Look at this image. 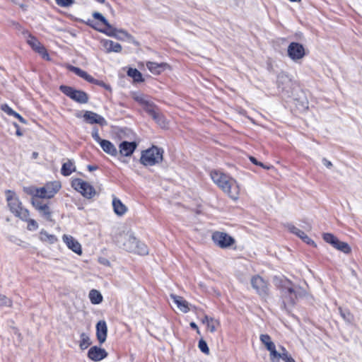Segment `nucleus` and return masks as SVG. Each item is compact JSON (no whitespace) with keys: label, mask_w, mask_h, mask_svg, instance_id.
Masks as SVG:
<instances>
[{"label":"nucleus","mask_w":362,"mask_h":362,"mask_svg":"<svg viewBox=\"0 0 362 362\" xmlns=\"http://www.w3.org/2000/svg\"><path fill=\"white\" fill-rule=\"evenodd\" d=\"M114 242L123 250L137 253L140 255H146L148 253L146 245L139 242L133 233L124 228H119L113 236Z\"/></svg>","instance_id":"f257e3e1"},{"label":"nucleus","mask_w":362,"mask_h":362,"mask_svg":"<svg viewBox=\"0 0 362 362\" xmlns=\"http://www.w3.org/2000/svg\"><path fill=\"white\" fill-rule=\"evenodd\" d=\"M210 176L213 182L230 199L233 200L238 199L240 186L234 178L219 170H212Z\"/></svg>","instance_id":"f03ea898"},{"label":"nucleus","mask_w":362,"mask_h":362,"mask_svg":"<svg viewBox=\"0 0 362 362\" xmlns=\"http://www.w3.org/2000/svg\"><path fill=\"white\" fill-rule=\"evenodd\" d=\"M62 185L59 181L49 182L43 187H29L25 189V192L32 198L38 199H52L59 191Z\"/></svg>","instance_id":"7ed1b4c3"},{"label":"nucleus","mask_w":362,"mask_h":362,"mask_svg":"<svg viewBox=\"0 0 362 362\" xmlns=\"http://www.w3.org/2000/svg\"><path fill=\"white\" fill-rule=\"evenodd\" d=\"M305 294V291L300 287L294 286L291 281H285L281 287V297L285 306L295 304L296 300Z\"/></svg>","instance_id":"20e7f679"},{"label":"nucleus","mask_w":362,"mask_h":362,"mask_svg":"<svg viewBox=\"0 0 362 362\" xmlns=\"http://www.w3.org/2000/svg\"><path fill=\"white\" fill-rule=\"evenodd\" d=\"M6 198L11 212L16 217L21 219H26L30 216V211L23 206L22 202L14 192L7 190Z\"/></svg>","instance_id":"39448f33"},{"label":"nucleus","mask_w":362,"mask_h":362,"mask_svg":"<svg viewBox=\"0 0 362 362\" xmlns=\"http://www.w3.org/2000/svg\"><path fill=\"white\" fill-rule=\"evenodd\" d=\"M163 150L157 146L144 151L141 153L140 162L146 166H152L160 163L163 160Z\"/></svg>","instance_id":"423d86ee"},{"label":"nucleus","mask_w":362,"mask_h":362,"mask_svg":"<svg viewBox=\"0 0 362 362\" xmlns=\"http://www.w3.org/2000/svg\"><path fill=\"white\" fill-rule=\"evenodd\" d=\"M30 202L43 219L47 221H52L53 211L49 203H46L42 200L35 198H31Z\"/></svg>","instance_id":"0eeeda50"},{"label":"nucleus","mask_w":362,"mask_h":362,"mask_svg":"<svg viewBox=\"0 0 362 362\" xmlns=\"http://www.w3.org/2000/svg\"><path fill=\"white\" fill-rule=\"evenodd\" d=\"M71 186L84 197L90 199L95 195L94 187L88 182L80 178L72 180Z\"/></svg>","instance_id":"6e6552de"},{"label":"nucleus","mask_w":362,"mask_h":362,"mask_svg":"<svg viewBox=\"0 0 362 362\" xmlns=\"http://www.w3.org/2000/svg\"><path fill=\"white\" fill-rule=\"evenodd\" d=\"M59 89L64 94L77 103H86L88 102V96L84 91L67 86H61Z\"/></svg>","instance_id":"1a4fd4ad"},{"label":"nucleus","mask_w":362,"mask_h":362,"mask_svg":"<svg viewBox=\"0 0 362 362\" xmlns=\"http://www.w3.org/2000/svg\"><path fill=\"white\" fill-rule=\"evenodd\" d=\"M133 98L148 113H156V112L159 111L157 106L148 95H145L142 93H134Z\"/></svg>","instance_id":"9d476101"},{"label":"nucleus","mask_w":362,"mask_h":362,"mask_svg":"<svg viewBox=\"0 0 362 362\" xmlns=\"http://www.w3.org/2000/svg\"><path fill=\"white\" fill-rule=\"evenodd\" d=\"M214 243L221 248H227L235 243V239L224 232L216 231L212 235Z\"/></svg>","instance_id":"9b49d317"},{"label":"nucleus","mask_w":362,"mask_h":362,"mask_svg":"<svg viewBox=\"0 0 362 362\" xmlns=\"http://www.w3.org/2000/svg\"><path fill=\"white\" fill-rule=\"evenodd\" d=\"M288 55L293 61L302 59L305 55V49L302 45L298 42H291L288 47Z\"/></svg>","instance_id":"f8f14e48"},{"label":"nucleus","mask_w":362,"mask_h":362,"mask_svg":"<svg viewBox=\"0 0 362 362\" xmlns=\"http://www.w3.org/2000/svg\"><path fill=\"white\" fill-rule=\"evenodd\" d=\"M62 240L66 247L74 253L81 255L83 253L81 243L72 235L64 234L62 236Z\"/></svg>","instance_id":"ddd939ff"},{"label":"nucleus","mask_w":362,"mask_h":362,"mask_svg":"<svg viewBox=\"0 0 362 362\" xmlns=\"http://www.w3.org/2000/svg\"><path fill=\"white\" fill-rule=\"evenodd\" d=\"M251 285L259 295L264 296L267 294V283L261 276H253L251 279Z\"/></svg>","instance_id":"4468645a"},{"label":"nucleus","mask_w":362,"mask_h":362,"mask_svg":"<svg viewBox=\"0 0 362 362\" xmlns=\"http://www.w3.org/2000/svg\"><path fill=\"white\" fill-rule=\"evenodd\" d=\"M27 42L33 48V50L41 54L43 58H48V54L45 47L39 42L36 37L29 34Z\"/></svg>","instance_id":"2eb2a0df"},{"label":"nucleus","mask_w":362,"mask_h":362,"mask_svg":"<svg viewBox=\"0 0 362 362\" xmlns=\"http://www.w3.org/2000/svg\"><path fill=\"white\" fill-rule=\"evenodd\" d=\"M170 297L180 312L187 313L190 310L191 305L183 297L173 293Z\"/></svg>","instance_id":"dca6fc26"},{"label":"nucleus","mask_w":362,"mask_h":362,"mask_svg":"<svg viewBox=\"0 0 362 362\" xmlns=\"http://www.w3.org/2000/svg\"><path fill=\"white\" fill-rule=\"evenodd\" d=\"M260 340L262 344L266 346L267 349L269 351V357L270 360L272 358H275L276 356V353L278 352L276 349V346L274 342L271 340V337L268 334H261Z\"/></svg>","instance_id":"f3484780"},{"label":"nucleus","mask_w":362,"mask_h":362,"mask_svg":"<svg viewBox=\"0 0 362 362\" xmlns=\"http://www.w3.org/2000/svg\"><path fill=\"white\" fill-rule=\"evenodd\" d=\"M136 146V142L122 141L119 145V153L123 156H130L135 151Z\"/></svg>","instance_id":"a211bd4d"},{"label":"nucleus","mask_w":362,"mask_h":362,"mask_svg":"<svg viewBox=\"0 0 362 362\" xmlns=\"http://www.w3.org/2000/svg\"><path fill=\"white\" fill-rule=\"evenodd\" d=\"M88 356L91 360L98 361L105 358L107 356V353L103 349L93 346L89 349Z\"/></svg>","instance_id":"6ab92c4d"},{"label":"nucleus","mask_w":362,"mask_h":362,"mask_svg":"<svg viewBox=\"0 0 362 362\" xmlns=\"http://www.w3.org/2000/svg\"><path fill=\"white\" fill-rule=\"evenodd\" d=\"M107 334V327L104 320L99 321L96 325V336L100 344L105 341Z\"/></svg>","instance_id":"aec40b11"},{"label":"nucleus","mask_w":362,"mask_h":362,"mask_svg":"<svg viewBox=\"0 0 362 362\" xmlns=\"http://www.w3.org/2000/svg\"><path fill=\"white\" fill-rule=\"evenodd\" d=\"M288 230L296 235L298 237H299L303 242L306 243L308 245L316 246L315 242L310 238L303 231L300 230L299 228H296L294 226L289 225L288 226Z\"/></svg>","instance_id":"412c9836"},{"label":"nucleus","mask_w":362,"mask_h":362,"mask_svg":"<svg viewBox=\"0 0 362 362\" xmlns=\"http://www.w3.org/2000/svg\"><path fill=\"white\" fill-rule=\"evenodd\" d=\"M83 117L84 122L90 124H98L101 127L107 124L106 120L100 115H83Z\"/></svg>","instance_id":"4be33fe9"},{"label":"nucleus","mask_w":362,"mask_h":362,"mask_svg":"<svg viewBox=\"0 0 362 362\" xmlns=\"http://www.w3.org/2000/svg\"><path fill=\"white\" fill-rule=\"evenodd\" d=\"M281 359L284 362H296L288 351L283 346L279 347V351L276 353V356L274 358H272L270 361L271 362H280Z\"/></svg>","instance_id":"5701e85b"},{"label":"nucleus","mask_w":362,"mask_h":362,"mask_svg":"<svg viewBox=\"0 0 362 362\" xmlns=\"http://www.w3.org/2000/svg\"><path fill=\"white\" fill-rule=\"evenodd\" d=\"M281 359L284 362H296L288 351L283 346L279 347V351L276 353V356L274 358H272L270 361L271 362H280Z\"/></svg>","instance_id":"b1692460"},{"label":"nucleus","mask_w":362,"mask_h":362,"mask_svg":"<svg viewBox=\"0 0 362 362\" xmlns=\"http://www.w3.org/2000/svg\"><path fill=\"white\" fill-rule=\"evenodd\" d=\"M202 322L206 325L207 329L211 332H214L219 327L220 322L218 320L204 315L201 320Z\"/></svg>","instance_id":"393cba45"},{"label":"nucleus","mask_w":362,"mask_h":362,"mask_svg":"<svg viewBox=\"0 0 362 362\" xmlns=\"http://www.w3.org/2000/svg\"><path fill=\"white\" fill-rule=\"evenodd\" d=\"M101 43L107 52H120L122 50L121 45L112 40H103Z\"/></svg>","instance_id":"a878e982"},{"label":"nucleus","mask_w":362,"mask_h":362,"mask_svg":"<svg viewBox=\"0 0 362 362\" xmlns=\"http://www.w3.org/2000/svg\"><path fill=\"white\" fill-rule=\"evenodd\" d=\"M100 145L103 150L107 154L116 156L117 155V150L115 145L112 144L110 141L103 139L100 143Z\"/></svg>","instance_id":"bb28decb"},{"label":"nucleus","mask_w":362,"mask_h":362,"mask_svg":"<svg viewBox=\"0 0 362 362\" xmlns=\"http://www.w3.org/2000/svg\"><path fill=\"white\" fill-rule=\"evenodd\" d=\"M146 66L152 74L158 75L165 69L167 64L165 63L158 64L156 62H148L146 63Z\"/></svg>","instance_id":"cd10ccee"},{"label":"nucleus","mask_w":362,"mask_h":362,"mask_svg":"<svg viewBox=\"0 0 362 362\" xmlns=\"http://www.w3.org/2000/svg\"><path fill=\"white\" fill-rule=\"evenodd\" d=\"M112 206L115 213L120 216L124 215L127 211V206L124 204H122L119 199L117 198L113 199Z\"/></svg>","instance_id":"c85d7f7f"},{"label":"nucleus","mask_w":362,"mask_h":362,"mask_svg":"<svg viewBox=\"0 0 362 362\" xmlns=\"http://www.w3.org/2000/svg\"><path fill=\"white\" fill-rule=\"evenodd\" d=\"M39 238L41 241L48 244H54L57 241V238L54 235L49 234L44 230L40 232Z\"/></svg>","instance_id":"c756f323"},{"label":"nucleus","mask_w":362,"mask_h":362,"mask_svg":"<svg viewBox=\"0 0 362 362\" xmlns=\"http://www.w3.org/2000/svg\"><path fill=\"white\" fill-rule=\"evenodd\" d=\"M76 170V167L72 160H68L62 165V174L64 176L70 175L73 172Z\"/></svg>","instance_id":"7c9ffc66"},{"label":"nucleus","mask_w":362,"mask_h":362,"mask_svg":"<svg viewBox=\"0 0 362 362\" xmlns=\"http://www.w3.org/2000/svg\"><path fill=\"white\" fill-rule=\"evenodd\" d=\"M74 73H75L77 76L84 78L86 81L88 82H95V78L89 75L85 71L75 66H71L70 69Z\"/></svg>","instance_id":"2f4dec72"},{"label":"nucleus","mask_w":362,"mask_h":362,"mask_svg":"<svg viewBox=\"0 0 362 362\" xmlns=\"http://www.w3.org/2000/svg\"><path fill=\"white\" fill-rule=\"evenodd\" d=\"M103 25L105 26V28H96V27H94V28L95 30H98L99 32H101V33H103L106 34L108 36L113 37V35H115V33L117 29L115 28L114 27H112L108 23V21H107V23H104Z\"/></svg>","instance_id":"473e14b6"},{"label":"nucleus","mask_w":362,"mask_h":362,"mask_svg":"<svg viewBox=\"0 0 362 362\" xmlns=\"http://www.w3.org/2000/svg\"><path fill=\"white\" fill-rule=\"evenodd\" d=\"M153 120L163 129L169 127V122L166 119L165 115H152Z\"/></svg>","instance_id":"72a5a7b5"},{"label":"nucleus","mask_w":362,"mask_h":362,"mask_svg":"<svg viewBox=\"0 0 362 362\" xmlns=\"http://www.w3.org/2000/svg\"><path fill=\"white\" fill-rule=\"evenodd\" d=\"M88 296L90 302L93 304H99L103 301V296L101 293L97 290H91Z\"/></svg>","instance_id":"f704fd0d"},{"label":"nucleus","mask_w":362,"mask_h":362,"mask_svg":"<svg viewBox=\"0 0 362 362\" xmlns=\"http://www.w3.org/2000/svg\"><path fill=\"white\" fill-rule=\"evenodd\" d=\"M127 75L136 82L143 81L142 75L136 69L130 68L127 71Z\"/></svg>","instance_id":"c9c22d12"},{"label":"nucleus","mask_w":362,"mask_h":362,"mask_svg":"<svg viewBox=\"0 0 362 362\" xmlns=\"http://www.w3.org/2000/svg\"><path fill=\"white\" fill-rule=\"evenodd\" d=\"M334 247L346 254L351 252V247L349 245L346 243L341 242L339 240H337V244Z\"/></svg>","instance_id":"e433bc0d"},{"label":"nucleus","mask_w":362,"mask_h":362,"mask_svg":"<svg viewBox=\"0 0 362 362\" xmlns=\"http://www.w3.org/2000/svg\"><path fill=\"white\" fill-rule=\"evenodd\" d=\"M90 344V339L89 337L85 334L82 333L81 334V341H80V347L81 349H86L88 347V346Z\"/></svg>","instance_id":"4c0bfd02"},{"label":"nucleus","mask_w":362,"mask_h":362,"mask_svg":"<svg viewBox=\"0 0 362 362\" xmlns=\"http://www.w3.org/2000/svg\"><path fill=\"white\" fill-rule=\"evenodd\" d=\"M323 239L327 243H329L333 247L337 244V240H339L337 237L331 233H325L323 235Z\"/></svg>","instance_id":"58836bf2"},{"label":"nucleus","mask_w":362,"mask_h":362,"mask_svg":"<svg viewBox=\"0 0 362 362\" xmlns=\"http://www.w3.org/2000/svg\"><path fill=\"white\" fill-rule=\"evenodd\" d=\"M24 221L28 222L27 228L29 230H35L38 228V224L37 221L33 218H30V216L26 219H22Z\"/></svg>","instance_id":"ea45409f"},{"label":"nucleus","mask_w":362,"mask_h":362,"mask_svg":"<svg viewBox=\"0 0 362 362\" xmlns=\"http://www.w3.org/2000/svg\"><path fill=\"white\" fill-rule=\"evenodd\" d=\"M129 35L123 30H116L115 35H113V37H115L118 40H124L127 37H129Z\"/></svg>","instance_id":"a19ab883"},{"label":"nucleus","mask_w":362,"mask_h":362,"mask_svg":"<svg viewBox=\"0 0 362 362\" xmlns=\"http://www.w3.org/2000/svg\"><path fill=\"white\" fill-rule=\"evenodd\" d=\"M339 313L341 317L347 321L348 322H351L353 320L352 315L347 310H344L341 308H339Z\"/></svg>","instance_id":"79ce46f5"},{"label":"nucleus","mask_w":362,"mask_h":362,"mask_svg":"<svg viewBox=\"0 0 362 362\" xmlns=\"http://www.w3.org/2000/svg\"><path fill=\"white\" fill-rule=\"evenodd\" d=\"M55 1L61 7H69L74 3V0H55Z\"/></svg>","instance_id":"37998d69"},{"label":"nucleus","mask_w":362,"mask_h":362,"mask_svg":"<svg viewBox=\"0 0 362 362\" xmlns=\"http://www.w3.org/2000/svg\"><path fill=\"white\" fill-rule=\"evenodd\" d=\"M199 348L203 353L209 354V349L207 346L206 342L204 339H201L199 341Z\"/></svg>","instance_id":"c03bdc74"},{"label":"nucleus","mask_w":362,"mask_h":362,"mask_svg":"<svg viewBox=\"0 0 362 362\" xmlns=\"http://www.w3.org/2000/svg\"><path fill=\"white\" fill-rule=\"evenodd\" d=\"M0 305L1 306H11V300L7 297L0 295Z\"/></svg>","instance_id":"a18cd8bd"},{"label":"nucleus","mask_w":362,"mask_h":362,"mask_svg":"<svg viewBox=\"0 0 362 362\" xmlns=\"http://www.w3.org/2000/svg\"><path fill=\"white\" fill-rule=\"evenodd\" d=\"M91 135L94 140L98 143H100L103 140L102 139H100L98 133V129L96 127H94L93 129Z\"/></svg>","instance_id":"49530a36"},{"label":"nucleus","mask_w":362,"mask_h":362,"mask_svg":"<svg viewBox=\"0 0 362 362\" xmlns=\"http://www.w3.org/2000/svg\"><path fill=\"white\" fill-rule=\"evenodd\" d=\"M93 16L94 18L99 20L103 24L107 23V21L101 13L98 12H94L93 13Z\"/></svg>","instance_id":"de8ad7c7"},{"label":"nucleus","mask_w":362,"mask_h":362,"mask_svg":"<svg viewBox=\"0 0 362 362\" xmlns=\"http://www.w3.org/2000/svg\"><path fill=\"white\" fill-rule=\"evenodd\" d=\"M1 110L6 113H12V114L16 113V112L13 111L6 104H2L1 105Z\"/></svg>","instance_id":"09e8293b"},{"label":"nucleus","mask_w":362,"mask_h":362,"mask_svg":"<svg viewBox=\"0 0 362 362\" xmlns=\"http://www.w3.org/2000/svg\"><path fill=\"white\" fill-rule=\"evenodd\" d=\"M92 83H95V84H97L100 86H103L104 87L105 89L108 90L110 88V86L109 85H107L105 84L103 81H98L96 79H95V82H91Z\"/></svg>","instance_id":"8fccbe9b"},{"label":"nucleus","mask_w":362,"mask_h":362,"mask_svg":"<svg viewBox=\"0 0 362 362\" xmlns=\"http://www.w3.org/2000/svg\"><path fill=\"white\" fill-rule=\"evenodd\" d=\"M98 262H99V263H100L101 264L105 265V266L109 267L110 265V261L104 257H100L98 259Z\"/></svg>","instance_id":"3c124183"},{"label":"nucleus","mask_w":362,"mask_h":362,"mask_svg":"<svg viewBox=\"0 0 362 362\" xmlns=\"http://www.w3.org/2000/svg\"><path fill=\"white\" fill-rule=\"evenodd\" d=\"M322 163L325 166H326L327 168H331L332 167V163L331 161L328 160L326 158L322 159Z\"/></svg>","instance_id":"603ef678"},{"label":"nucleus","mask_w":362,"mask_h":362,"mask_svg":"<svg viewBox=\"0 0 362 362\" xmlns=\"http://www.w3.org/2000/svg\"><path fill=\"white\" fill-rule=\"evenodd\" d=\"M13 127L16 129V134L18 136H21L23 134L22 132H21V129H20V127L19 126L16 124L15 122L13 123Z\"/></svg>","instance_id":"864d4df0"},{"label":"nucleus","mask_w":362,"mask_h":362,"mask_svg":"<svg viewBox=\"0 0 362 362\" xmlns=\"http://www.w3.org/2000/svg\"><path fill=\"white\" fill-rule=\"evenodd\" d=\"M249 159H250V160L253 164H255V165H258V164H259V161H258V160H257L255 157H253V156H250V157H249Z\"/></svg>","instance_id":"5fc2aeb1"},{"label":"nucleus","mask_w":362,"mask_h":362,"mask_svg":"<svg viewBox=\"0 0 362 362\" xmlns=\"http://www.w3.org/2000/svg\"><path fill=\"white\" fill-rule=\"evenodd\" d=\"M258 165L267 170H269L272 168V165H265L264 163L261 162L259 163Z\"/></svg>","instance_id":"6e6d98bb"},{"label":"nucleus","mask_w":362,"mask_h":362,"mask_svg":"<svg viewBox=\"0 0 362 362\" xmlns=\"http://www.w3.org/2000/svg\"><path fill=\"white\" fill-rule=\"evenodd\" d=\"M190 327H191L192 328H193V329H196V330H197V332L198 334H199V328H198V327H197V325H196V323H195V322H192L190 323Z\"/></svg>","instance_id":"4d7b16f0"},{"label":"nucleus","mask_w":362,"mask_h":362,"mask_svg":"<svg viewBox=\"0 0 362 362\" xmlns=\"http://www.w3.org/2000/svg\"><path fill=\"white\" fill-rule=\"evenodd\" d=\"M16 117H17L21 122L23 123H25V119L21 117V115H13Z\"/></svg>","instance_id":"13d9d810"},{"label":"nucleus","mask_w":362,"mask_h":362,"mask_svg":"<svg viewBox=\"0 0 362 362\" xmlns=\"http://www.w3.org/2000/svg\"><path fill=\"white\" fill-rule=\"evenodd\" d=\"M286 79H287V77H286V76H279L278 82H279V83H280L281 82V81L286 80Z\"/></svg>","instance_id":"bf43d9fd"},{"label":"nucleus","mask_w":362,"mask_h":362,"mask_svg":"<svg viewBox=\"0 0 362 362\" xmlns=\"http://www.w3.org/2000/svg\"><path fill=\"white\" fill-rule=\"evenodd\" d=\"M37 156H38V153L37 152H33V157L34 158H36L37 157Z\"/></svg>","instance_id":"052dcab7"},{"label":"nucleus","mask_w":362,"mask_h":362,"mask_svg":"<svg viewBox=\"0 0 362 362\" xmlns=\"http://www.w3.org/2000/svg\"><path fill=\"white\" fill-rule=\"evenodd\" d=\"M88 169L91 171V170H93L95 169V167H93V166H90L89 165L88 166Z\"/></svg>","instance_id":"680f3d73"},{"label":"nucleus","mask_w":362,"mask_h":362,"mask_svg":"<svg viewBox=\"0 0 362 362\" xmlns=\"http://www.w3.org/2000/svg\"><path fill=\"white\" fill-rule=\"evenodd\" d=\"M291 2H300L301 0H289Z\"/></svg>","instance_id":"e2e57ef3"},{"label":"nucleus","mask_w":362,"mask_h":362,"mask_svg":"<svg viewBox=\"0 0 362 362\" xmlns=\"http://www.w3.org/2000/svg\"><path fill=\"white\" fill-rule=\"evenodd\" d=\"M92 27L94 28V27H96V28H101L100 26H99V25H92Z\"/></svg>","instance_id":"0e129e2a"},{"label":"nucleus","mask_w":362,"mask_h":362,"mask_svg":"<svg viewBox=\"0 0 362 362\" xmlns=\"http://www.w3.org/2000/svg\"><path fill=\"white\" fill-rule=\"evenodd\" d=\"M85 113L89 114V113H93V112L90 111H86Z\"/></svg>","instance_id":"69168bd1"}]
</instances>
